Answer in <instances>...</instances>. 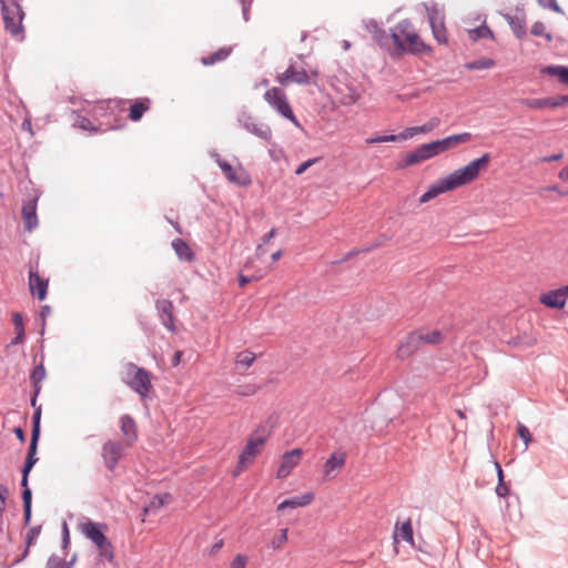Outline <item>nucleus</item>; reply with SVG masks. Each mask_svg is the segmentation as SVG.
Segmentation results:
<instances>
[{
  "instance_id": "1",
  "label": "nucleus",
  "mask_w": 568,
  "mask_h": 568,
  "mask_svg": "<svg viewBox=\"0 0 568 568\" xmlns=\"http://www.w3.org/2000/svg\"><path fill=\"white\" fill-rule=\"evenodd\" d=\"M412 27L409 19H403L390 29V39L394 44V50L389 51L392 58L396 59L405 54L420 57L432 53L433 48L425 43L417 32L410 31Z\"/></svg>"
},
{
  "instance_id": "2",
  "label": "nucleus",
  "mask_w": 568,
  "mask_h": 568,
  "mask_svg": "<svg viewBox=\"0 0 568 568\" xmlns=\"http://www.w3.org/2000/svg\"><path fill=\"white\" fill-rule=\"evenodd\" d=\"M79 528L84 537L97 548L99 560L113 562L114 547L105 534L108 525L87 518L85 521L80 523Z\"/></svg>"
},
{
  "instance_id": "3",
  "label": "nucleus",
  "mask_w": 568,
  "mask_h": 568,
  "mask_svg": "<svg viewBox=\"0 0 568 568\" xmlns=\"http://www.w3.org/2000/svg\"><path fill=\"white\" fill-rule=\"evenodd\" d=\"M490 160V153H484L481 156L471 160L468 164L446 175L445 180L447 181L450 190H456L475 181L479 176L480 172L487 169Z\"/></svg>"
},
{
  "instance_id": "4",
  "label": "nucleus",
  "mask_w": 568,
  "mask_h": 568,
  "mask_svg": "<svg viewBox=\"0 0 568 568\" xmlns=\"http://www.w3.org/2000/svg\"><path fill=\"white\" fill-rule=\"evenodd\" d=\"M264 100L284 119L292 122L296 128H301V123L294 114L287 97L282 89L273 87L266 90L264 93Z\"/></svg>"
},
{
  "instance_id": "5",
  "label": "nucleus",
  "mask_w": 568,
  "mask_h": 568,
  "mask_svg": "<svg viewBox=\"0 0 568 568\" xmlns=\"http://www.w3.org/2000/svg\"><path fill=\"white\" fill-rule=\"evenodd\" d=\"M128 371L129 373L134 372L132 379L126 382L129 387L141 397H148L152 389L151 373L144 367H139L134 363L128 364Z\"/></svg>"
},
{
  "instance_id": "6",
  "label": "nucleus",
  "mask_w": 568,
  "mask_h": 568,
  "mask_svg": "<svg viewBox=\"0 0 568 568\" xmlns=\"http://www.w3.org/2000/svg\"><path fill=\"white\" fill-rule=\"evenodd\" d=\"M125 454V445L121 440L109 439L101 447V457L108 471L114 473L119 462Z\"/></svg>"
},
{
  "instance_id": "7",
  "label": "nucleus",
  "mask_w": 568,
  "mask_h": 568,
  "mask_svg": "<svg viewBox=\"0 0 568 568\" xmlns=\"http://www.w3.org/2000/svg\"><path fill=\"white\" fill-rule=\"evenodd\" d=\"M237 122L244 130H246L251 134L257 136L258 139L263 140L268 144H273L271 126L265 123H256L248 111L242 110L237 115Z\"/></svg>"
},
{
  "instance_id": "8",
  "label": "nucleus",
  "mask_w": 568,
  "mask_h": 568,
  "mask_svg": "<svg viewBox=\"0 0 568 568\" xmlns=\"http://www.w3.org/2000/svg\"><path fill=\"white\" fill-rule=\"evenodd\" d=\"M0 4H1V13H2V19H3L6 30L9 31L14 37L20 34L23 31L22 19L24 17V12L22 10V7L19 4V2L17 0H11V4H12V7H14V9L17 11V16L19 18L18 21H16V20H13V17H9L7 13L8 12L7 0H0Z\"/></svg>"
},
{
  "instance_id": "9",
  "label": "nucleus",
  "mask_w": 568,
  "mask_h": 568,
  "mask_svg": "<svg viewBox=\"0 0 568 568\" xmlns=\"http://www.w3.org/2000/svg\"><path fill=\"white\" fill-rule=\"evenodd\" d=\"M568 300V285L550 290L539 296V303L551 310H562Z\"/></svg>"
},
{
  "instance_id": "10",
  "label": "nucleus",
  "mask_w": 568,
  "mask_h": 568,
  "mask_svg": "<svg viewBox=\"0 0 568 568\" xmlns=\"http://www.w3.org/2000/svg\"><path fill=\"white\" fill-rule=\"evenodd\" d=\"M426 10L433 37L440 44L447 43L444 18L439 17L437 6L433 4L432 7H426Z\"/></svg>"
},
{
  "instance_id": "11",
  "label": "nucleus",
  "mask_w": 568,
  "mask_h": 568,
  "mask_svg": "<svg viewBox=\"0 0 568 568\" xmlns=\"http://www.w3.org/2000/svg\"><path fill=\"white\" fill-rule=\"evenodd\" d=\"M303 455L302 448H293L291 450L285 452L282 455L281 464L277 468L276 477L280 479L286 478L293 468L298 464L301 457Z\"/></svg>"
},
{
  "instance_id": "12",
  "label": "nucleus",
  "mask_w": 568,
  "mask_h": 568,
  "mask_svg": "<svg viewBox=\"0 0 568 568\" xmlns=\"http://www.w3.org/2000/svg\"><path fill=\"white\" fill-rule=\"evenodd\" d=\"M49 280L39 275L37 270L29 271V290L30 294L42 302L48 296Z\"/></svg>"
},
{
  "instance_id": "13",
  "label": "nucleus",
  "mask_w": 568,
  "mask_h": 568,
  "mask_svg": "<svg viewBox=\"0 0 568 568\" xmlns=\"http://www.w3.org/2000/svg\"><path fill=\"white\" fill-rule=\"evenodd\" d=\"M422 335L419 331H413L406 335L405 341L400 342L397 347V357L400 359L408 358L422 346Z\"/></svg>"
},
{
  "instance_id": "14",
  "label": "nucleus",
  "mask_w": 568,
  "mask_h": 568,
  "mask_svg": "<svg viewBox=\"0 0 568 568\" xmlns=\"http://www.w3.org/2000/svg\"><path fill=\"white\" fill-rule=\"evenodd\" d=\"M39 196H33L23 203L21 214L23 220V229L32 232L38 226L37 204Z\"/></svg>"
},
{
  "instance_id": "15",
  "label": "nucleus",
  "mask_w": 568,
  "mask_h": 568,
  "mask_svg": "<svg viewBox=\"0 0 568 568\" xmlns=\"http://www.w3.org/2000/svg\"><path fill=\"white\" fill-rule=\"evenodd\" d=\"M155 307L162 325L166 327L170 332H175L173 302L166 298H159L155 302Z\"/></svg>"
},
{
  "instance_id": "16",
  "label": "nucleus",
  "mask_w": 568,
  "mask_h": 568,
  "mask_svg": "<svg viewBox=\"0 0 568 568\" xmlns=\"http://www.w3.org/2000/svg\"><path fill=\"white\" fill-rule=\"evenodd\" d=\"M45 375L47 372L42 358L41 362L32 368L29 376L33 388L30 398L31 406H34V403L38 402V396L41 392V382L45 378Z\"/></svg>"
},
{
  "instance_id": "17",
  "label": "nucleus",
  "mask_w": 568,
  "mask_h": 568,
  "mask_svg": "<svg viewBox=\"0 0 568 568\" xmlns=\"http://www.w3.org/2000/svg\"><path fill=\"white\" fill-rule=\"evenodd\" d=\"M440 120L437 116H433L422 125L406 128L399 133V138H402L403 141H406L408 139L414 138L417 134H426L433 131L436 126H438Z\"/></svg>"
},
{
  "instance_id": "18",
  "label": "nucleus",
  "mask_w": 568,
  "mask_h": 568,
  "mask_svg": "<svg viewBox=\"0 0 568 568\" xmlns=\"http://www.w3.org/2000/svg\"><path fill=\"white\" fill-rule=\"evenodd\" d=\"M366 29L368 32L372 33L374 40L377 42V44L382 49L387 50L388 52L390 51V49H389V40H392L390 33L388 34L386 32V30H384L382 27H379V24L377 23L376 20L371 19L366 24Z\"/></svg>"
},
{
  "instance_id": "19",
  "label": "nucleus",
  "mask_w": 568,
  "mask_h": 568,
  "mask_svg": "<svg viewBox=\"0 0 568 568\" xmlns=\"http://www.w3.org/2000/svg\"><path fill=\"white\" fill-rule=\"evenodd\" d=\"M130 102L129 115L128 118L133 121H140L144 113L150 110L151 100L149 98H138L134 100H126Z\"/></svg>"
},
{
  "instance_id": "20",
  "label": "nucleus",
  "mask_w": 568,
  "mask_h": 568,
  "mask_svg": "<svg viewBox=\"0 0 568 568\" xmlns=\"http://www.w3.org/2000/svg\"><path fill=\"white\" fill-rule=\"evenodd\" d=\"M313 499H314V494L311 491H307L303 495L293 496V497L284 499L283 501H281L277 505L276 510L280 513L285 509H295L298 507H305V506L310 505L313 501Z\"/></svg>"
},
{
  "instance_id": "21",
  "label": "nucleus",
  "mask_w": 568,
  "mask_h": 568,
  "mask_svg": "<svg viewBox=\"0 0 568 568\" xmlns=\"http://www.w3.org/2000/svg\"><path fill=\"white\" fill-rule=\"evenodd\" d=\"M470 139H471V134L469 132H463V133L448 135L443 139H437V140H435V142L437 144L439 153H443L459 143H465V142L470 141Z\"/></svg>"
},
{
  "instance_id": "22",
  "label": "nucleus",
  "mask_w": 568,
  "mask_h": 568,
  "mask_svg": "<svg viewBox=\"0 0 568 568\" xmlns=\"http://www.w3.org/2000/svg\"><path fill=\"white\" fill-rule=\"evenodd\" d=\"M120 429L122 434L126 437L128 446H132L133 443L136 442L138 439V429L134 418L129 414L121 416Z\"/></svg>"
},
{
  "instance_id": "23",
  "label": "nucleus",
  "mask_w": 568,
  "mask_h": 568,
  "mask_svg": "<svg viewBox=\"0 0 568 568\" xmlns=\"http://www.w3.org/2000/svg\"><path fill=\"white\" fill-rule=\"evenodd\" d=\"M264 445V438H255V434H252L247 440L245 446L243 447L240 456L242 460H250L253 463L255 457L260 454V448Z\"/></svg>"
},
{
  "instance_id": "24",
  "label": "nucleus",
  "mask_w": 568,
  "mask_h": 568,
  "mask_svg": "<svg viewBox=\"0 0 568 568\" xmlns=\"http://www.w3.org/2000/svg\"><path fill=\"white\" fill-rule=\"evenodd\" d=\"M452 191L445 178H442L430 184L428 189L419 197V203H427L438 195Z\"/></svg>"
},
{
  "instance_id": "25",
  "label": "nucleus",
  "mask_w": 568,
  "mask_h": 568,
  "mask_svg": "<svg viewBox=\"0 0 568 568\" xmlns=\"http://www.w3.org/2000/svg\"><path fill=\"white\" fill-rule=\"evenodd\" d=\"M519 103L528 109L532 110H542L546 108L556 109L557 99L556 97H546V98H523L519 99Z\"/></svg>"
},
{
  "instance_id": "26",
  "label": "nucleus",
  "mask_w": 568,
  "mask_h": 568,
  "mask_svg": "<svg viewBox=\"0 0 568 568\" xmlns=\"http://www.w3.org/2000/svg\"><path fill=\"white\" fill-rule=\"evenodd\" d=\"M504 18L508 22L511 31L514 32L517 39H523L526 37V18L523 10L520 11V14L511 16L509 13H506L504 14Z\"/></svg>"
},
{
  "instance_id": "27",
  "label": "nucleus",
  "mask_w": 568,
  "mask_h": 568,
  "mask_svg": "<svg viewBox=\"0 0 568 568\" xmlns=\"http://www.w3.org/2000/svg\"><path fill=\"white\" fill-rule=\"evenodd\" d=\"M398 539L415 546L414 529L410 519H407L402 524L396 523L394 529V541L398 542Z\"/></svg>"
},
{
  "instance_id": "28",
  "label": "nucleus",
  "mask_w": 568,
  "mask_h": 568,
  "mask_svg": "<svg viewBox=\"0 0 568 568\" xmlns=\"http://www.w3.org/2000/svg\"><path fill=\"white\" fill-rule=\"evenodd\" d=\"M125 103V99H109L99 101L93 109L94 114L103 116L109 113H113L116 109L122 110Z\"/></svg>"
},
{
  "instance_id": "29",
  "label": "nucleus",
  "mask_w": 568,
  "mask_h": 568,
  "mask_svg": "<svg viewBox=\"0 0 568 568\" xmlns=\"http://www.w3.org/2000/svg\"><path fill=\"white\" fill-rule=\"evenodd\" d=\"M347 455L345 452H334L329 455L324 464L325 477H333L331 474L335 469L342 468L346 463Z\"/></svg>"
},
{
  "instance_id": "30",
  "label": "nucleus",
  "mask_w": 568,
  "mask_h": 568,
  "mask_svg": "<svg viewBox=\"0 0 568 568\" xmlns=\"http://www.w3.org/2000/svg\"><path fill=\"white\" fill-rule=\"evenodd\" d=\"M544 75L556 77L561 84L568 85V65L548 64L540 68Z\"/></svg>"
},
{
  "instance_id": "31",
  "label": "nucleus",
  "mask_w": 568,
  "mask_h": 568,
  "mask_svg": "<svg viewBox=\"0 0 568 568\" xmlns=\"http://www.w3.org/2000/svg\"><path fill=\"white\" fill-rule=\"evenodd\" d=\"M413 151L415 153V156L417 158L418 164L440 154L435 140L428 143L420 144Z\"/></svg>"
},
{
  "instance_id": "32",
  "label": "nucleus",
  "mask_w": 568,
  "mask_h": 568,
  "mask_svg": "<svg viewBox=\"0 0 568 568\" xmlns=\"http://www.w3.org/2000/svg\"><path fill=\"white\" fill-rule=\"evenodd\" d=\"M41 525H38V526H33L31 527L28 532L26 534V537H24V547H23V550H22V557H17L14 559V564H21L30 554V547L32 545H34L37 538L40 536L41 534Z\"/></svg>"
},
{
  "instance_id": "33",
  "label": "nucleus",
  "mask_w": 568,
  "mask_h": 568,
  "mask_svg": "<svg viewBox=\"0 0 568 568\" xmlns=\"http://www.w3.org/2000/svg\"><path fill=\"white\" fill-rule=\"evenodd\" d=\"M172 247H173L176 256L181 261L193 262L195 260V253L192 251L190 245L183 239H180V237L174 239L172 241Z\"/></svg>"
},
{
  "instance_id": "34",
  "label": "nucleus",
  "mask_w": 568,
  "mask_h": 568,
  "mask_svg": "<svg viewBox=\"0 0 568 568\" xmlns=\"http://www.w3.org/2000/svg\"><path fill=\"white\" fill-rule=\"evenodd\" d=\"M232 52V48H220L215 52L209 54L207 57H203L201 59L202 64L204 65H213L216 62L225 60Z\"/></svg>"
},
{
  "instance_id": "35",
  "label": "nucleus",
  "mask_w": 568,
  "mask_h": 568,
  "mask_svg": "<svg viewBox=\"0 0 568 568\" xmlns=\"http://www.w3.org/2000/svg\"><path fill=\"white\" fill-rule=\"evenodd\" d=\"M468 33L470 40L474 42L485 38L495 39L493 30L486 24V22L481 23L480 26L474 29H470Z\"/></svg>"
},
{
  "instance_id": "36",
  "label": "nucleus",
  "mask_w": 568,
  "mask_h": 568,
  "mask_svg": "<svg viewBox=\"0 0 568 568\" xmlns=\"http://www.w3.org/2000/svg\"><path fill=\"white\" fill-rule=\"evenodd\" d=\"M255 359L256 355L253 352H251L250 349H244L240 352L236 356V368L247 369L254 364Z\"/></svg>"
},
{
  "instance_id": "37",
  "label": "nucleus",
  "mask_w": 568,
  "mask_h": 568,
  "mask_svg": "<svg viewBox=\"0 0 568 568\" xmlns=\"http://www.w3.org/2000/svg\"><path fill=\"white\" fill-rule=\"evenodd\" d=\"M274 426L275 420L271 416L264 423L260 424L253 434H255V438H264L265 444L268 437L271 436Z\"/></svg>"
},
{
  "instance_id": "38",
  "label": "nucleus",
  "mask_w": 568,
  "mask_h": 568,
  "mask_svg": "<svg viewBox=\"0 0 568 568\" xmlns=\"http://www.w3.org/2000/svg\"><path fill=\"white\" fill-rule=\"evenodd\" d=\"M496 65V61L491 58H480L465 63L464 68L469 71L491 69Z\"/></svg>"
},
{
  "instance_id": "39",
  "label": "nucleus",
  "mask_w": 568,
  "mask_h": 568,
  "mask_svg": "<svg viewBox=\"0 0 568 568\" xmlns=\"http://www.w3.org/2000/svg\"><path fill=\"white\" fill-rule=\"evenodd\" d=\"M73 113L75 115L73 124L75 128H79L83 131H90L91 133H98L102 131L99 126L93 125L87 116L81 115L79 112Z\"/></svg>"
},
{
  "instance_id": "40",
  "label": "nucleus",
  "mask_w": 568,
  "mask_h": 568,
  "mask_svg": "<svg viewBox=\"0 0 568 568\" xmlns=\"http://www.w3.org/2000/svg\"><path fill=\"white\" fill-rule=\"evenodd\" d=\"M37 453H38V446H32V445L28 446L27 457H26L24 463H23V465L21 467V470L30 471L31 473L32 468L34 467V465L39 460L38 457H37Z\"/></svg>"
},
{
  "instance_id": "41",
  "label": "nucleus",
  "mask_w": 568,
  "mask_h": 568,
  "mask_svg": "<svg viewBox=\"0 0 568 568\" xmlns=\"http://www.w3.org/2000/svg\"><path fill=\"white\" fill-rule=\"evenodd\" d=\"M418 331L419 334L422 335V344L437 345L443 339V333L439 329H434L430 332H424L423 329Z\"/></svg>"
},
{
  "instance_id": "42",
  "label": "nucleus",
  "mask_w": 568,
  "mask_h": 568,
  "mask_svg": "<svg viewBox=\"0 0 568 568\" xmlns=\"http://www.w3.org/2000/svg\"><path fill=\"white\" fill-rule=\"evenodd\" d=\"M240 173L237 174L236 171H234V179H229L227 181L235 183L239 186L247 187L252 184V179L248 172L243 169V166L240 164L239 166Z\"/></svg>"
},
{
  "instance_id": "43",
  "label": "nucleus",
  "mask_w": 568,
  "mask_h": 568,
  "mask_svg": "<svg viewBox=\"0 0 568 568\" xmlns=\"http://www.w3.org/2000/svg\"><path fill=\"white\" fill-rule=\"evenodd\" d=\"M212 156L215 159L217 165L225 175L226 180L234 179L235 170L233 169V166L226 160L222 159L221 155L216 152H213Z\"/></svg>"
},
{
  "instance_id": "44",
  "label": "nucleus",
  "mask_w": 568,
  "mask_h": 568,
  "mask_svg": "<svg viewBox=\"0 0 568 568\" xmlns=\"http://www.w3.org/2000/svg\"><path fill=\"white\" fill-rule=\"evenodd\" d=\"M296 68L295 63H291L287 69L280 75H277V81L281 85H288L291 82H294L296 77Z\"/></svg>"
},
{
  "instance_id": "45",
  "label": "nucleus",
  "mask_w": 568,
  "mask_h": 568,
  "mask_svg": "<svg viewBox=\"0 0 568 568\" xmlns=\"http://www.w3.org/2000/svg\"><path fill=\"white\" fill-rule=\"evenodd\" d=\"M530 33L535 37H544L548 42L552 41V34L546 32V27L541 21H536L531 28Z\"/></svg>"
},
{
  "instance_id": "46",
  "label": "nucleus",
  "mask_w": 568,
  "mask_h": 568,
  "mask_svg": "<svg viewBox=\"0 0 568 568\" xmlns=\"http://www.w3.org/2000/svg\"><path fill=\"white\" fill-rule=\"evenodd\" d=\"M417 158L415 156L414 151L407 152L403 155V160L397 162L396 169L404 170L413 165H417Z\"/></svg>"
},
{
  "instance_id": "47",
  "label": "nucleus",
  "mask_w": 568,
  "mask_h": 568,
  "mask_svg": "<svg viewBox=\"0 0 568 568\" xmlns=\"http://www.w3.org/2000/svg\"><path fill=\"white\" fill-rule=\"evenodd\" d=\"M516 433H517L518 437H520L524 440L525 448H527L528 445L534 439L530 430L528 429V427L525 426L524 424L518 423V425L516 427Z\"/></svg>"
},
{
  "instance_id": "48",
  "label": "nucleus",
  "mask_w": 568,
  "mask_h": 568,
  "mask_svg": "<svg viewBox=\"0 0 568 568\" xmlns=\"http://www.w3.org/2000/svg\"><path fill=\"white\" fill-rule=\"evenodd\" d=\"M397 141H403V139L399 138V133L398 134L377 135L374 138H369L367 140V143L375 144V143H384V142H397Z\"/></svg>"
},
{
  "instance_id": "49",
  "label": "nucleus",
  "mask_w": 568,
  "mask_h": 568,
  "mask_svg": "<svg viewBox=\"0 0 568 568\" xmlns=\"http://www.w3.org/2000/svg\"><path fill=\"white\" fill-rule=\"evenodd\" d=\"M47 568H70L67 565V560L64 558H60L57 555L52 554L47 560Z\"/></svg>"
},
{
  "instance_id": "50",
  "label": "nucleus",
  "mask_w": 568,
  "mask_h": 568,
  "mask_svg": "<svg viewBox=\"0 0 568 568\" xmlns=\"http://www.w3.org/2000/svg\"><path fill=\"white\" fill-rule=\"evenodd\" d=\"M172 500V495L169 494V493H165V494H156L152 501H151V505L156 507V508H160L166 504H169L170 501Z\"/></svg>"
},
{
  "instance_id": "51",
  "label": "nucleus",
  "mask_w": 568,
  "mask_h": 568,
  "mask_svg": "<svg viewBox=\"0 0 568 568\" xmlns=\"http://www.w3.org/2000/svg\"><path fill=\"white\" fill-rule=\"evenodd\" d=\"M287 540V528L285 529H281L280 534L277 536H275L270 546L276 550V549H280L282 547V545Z\"/></svg>"
},
{
  "instance_id": "52",
  "label": "nucleus",
  "mask_w": 568,
  "mask_h": 568,
  "mask_svg": "<svg viewBox=\"0 0 568 568\" xmlns=\"http://www.w3.org/2000/svg\"><path fill=\"white\" fill-rule=\"evenodd\" d=\"M321 161V158H312V159H308L304 162H302L301 164L297 165V168L295 169L294 173L296 175H302L304 174L312 165L316 164L317 162Z\"/></svg>"
},
{
  "instance_id": "53",
  "label": "nucleus",
  "mask_w": 568,
  "mask_h": 568,
  "mask_svg": "<svg viewBox=\"0 0 568 568\" xmlns=\"http://www.w3.org/2000/svg\"><path fill=\"white\" fill-rule=\"evenodd\" d=\"M538 4L542 8L550 9L556 13L564 14V10L558 4L557 0H538Z\"/></svg>"
},
{
  "instance_id": "54",
  "label": "nucleus",
  "mask_w": 568,
  "mask_h": 568,
  "mask_svg": "<svg viewBox=\"0 0 568 568\" xmlns=\"http://www.w3.org/2000/svg\"><path fill=\"white\" fill-rule=\"evenodd\" d=\"M495 490L498 497L506 498L510 494V486L500 477Z\"/></svg>"
},
{
  "instance_id": "55",
  "label": "nucleus",
  "mask_w": 568,
  "mask_h": 568,
  "mask_svg": "<svg viewBox=\"0 0 568 568\" xmlns=\"http://www.w3.org/2000/svg\"><path fill=\"white\" fill-rule=\"evenodd\" d=\"M61 535V548L62 550L67 551L68 547L70 546V532L65 521L62 524Z\"/></svg>"
},
{
  "instance_id": "56",
  "label": "nucleus",
  "mask_w": 568,
  "mask_h": 568,
  "mask_svg": "<svg viewBox=\"0 0 568 568\" xmlns=\"http://www.w3.org/2000/svg\"><path fill=\"white\" fill-rule=\"evenodd\" d=\"M247 556L237 554L230 564V568H246Z\"/></svg>"
},
{
  "instance_id": "57",
  "label": "nucleus",
  "mask_w": 568,
  "mask_h": 568,
  "mask_svg": "<svg viewBox=\"0 0 568 568\" xmlns=\"http://www.w3.org/2000/svg\"><path fill=\"white\" fill-rule=\"evenodd\" d=\"M40 434H41V425L39 424H32L31 427V437L29 445L38 446L40 440Z\"/></svg>"
},
{
  "instance_id": "58",
  "label": "nucleus",
  "mask_w": 568,
  "mask_h": 568,
  "mask_svg": "<svg viewBox=\"0 0 568 568\" xmlns=\"http://www.w3.org/2000/svg\"><path fill=\"white\" fill-rule=\"evenodd\" d=\"M12 324L14 326V331H26L22 313H20V312L12 313Z\"/></svg>"
},
{
  "instance_id": "59",
  "label": "nucleus",
  "mask_w": 568,
  "mask_h": 568,
  "mask_svg": "<svg viewBox=\"0 0 568 568\" xmlns=\"http://www.w3.org/2000/svg\"><path fill=\"white\" fill-rule=\"evenodd\" d=\"M9 495L8 487L0 484V518L2 517L6 509V501Z\"/></svg>"
},
{
  "instance_id": "60",
  "label": "nucleus",
  "mask_w": 568,
  "mask_h": 568,
  "mask_svg": "<svg viewBox=\"0 0 568 568\" xmlns=\"http://www.w3.org/2000/svg\"><path fill=\"white\" fill-rule=\"evenodd\" d=\"M14 332H16V336L7 345V349L11 346L22 344L26 341V331H14Z\"/></svg>"
},
{
  "instance_id": "61",
  "label": "nucleus",
  "mask_w": 568,
  "mask_h": 568,
  "mask_svg": "<svg viewBox=\"0 0 568 568\" xmlns=\"http://www.w3.org/2000/svg\"><path fill=\"white\" fill-rule=\"evenodd\" d=\"M294 83L305 84V85L311 83L310 77H308L307 72L304 69L296 72V77L294 79Z\"/></svg>"
},
{
  "instance_id": "62",
  "label": "nucleus",
  "mask_w": 568,
  "mask_h": 568,
  "mask_svg": "<svg viewBox=\"0 0 568 568\" xmlns=\"http://www.w3.org/2000/svg\"><path fill=\"white\" fill-rule=\"evenodd\" d=\"M21 499L23 507H32V490L31 489H22L21 490Z\"/></svg>"
},
{
  "instance_id": "63",
  "label": "nucleus",
  "mask_w": 568,
  "mask_h": 568,
  "mask_svg": "<svg viewBox=\"0 0 568 568\" xmlns=\"http://www.w3.org/2000/svg\"><path fill=\"white\" fill-rule=\"evenodd\" d=\"M250 464H252L250 460H242V457L239 456V462L233 471V476H239Z\"/></svg>"
},
{
  "instance_id": "64",
  "label": "nucleus",
  "mask_w": 568,
  "mask_h": 568,
  "mask_svg": "<svg viewBox=\"0 0 568 568\" xmlns=\"http://www.w3.org/2000/svg\"><path fill=\"white\" fill-rule=\"evenodd\" d=\"M33 407V414H32V417H31V424H39L41 425V406L37 405V403H34V406Z\"/></svg>"
}]
</instances>
